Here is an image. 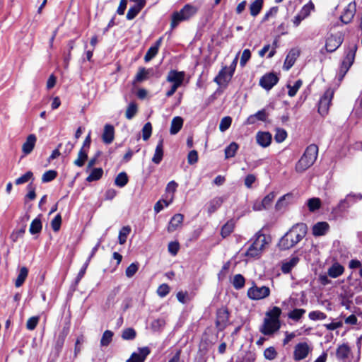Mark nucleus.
Instances as JSON below:
<instances>
[{
  "label": "nucleus",
  "mask_w": 362,
  "mask_h": 362,
  "mask_svg": "<svg viewBox=\"0 0 362 362\" xmlns=\"http://www.w3.org/2000/svg\"><path fill=\"white\" fill-rule=\"evenodd\" d=\"M306 233L307 226L303 223H297L281 238L279 246L282 250H288L302 240Z\"/></svg>",
  "instance_id": "1"
},
{
  "label": "nucleus",
  "mask_w": 362,
  "mask_h": 362,
  "mask_svg": "<svg viewBox=\"0 0 362 362\" xmlns=\"http://www.w3.org/2000/svg\"><path fill=\"white\" fill-rule=\"evenodd\" d=\"M281 314V310L276 306L266 313V317L264 319L263 324L259 328V331L264 335H272L281 327L279 317Z\"/></svg>",
  "instance_id": "2"
},
{
  "label": "nucleus",
  "mask_w": 362,
  "mask_h": 362,
  "mask_svg": "<svg viewBox=\"0 0 362 362\" xmlns=\"http://www.w3.org/2000/svg\"><path fill=\"white\" fill-rule=\"evenodd\" d=\"M318 153V147L311 144L307 147L303 155L296 165V170L298 173H303L312 166L315 162Z\"/></svg>",
  "instance_id": "3"
},
{
  "label": "nucleus",
  "mask_w": 362,
  "mask_h": 362,
  "mask_svg": "<svg viewBox=\"0 0 362 362\" xmlns=\"http://www.w3.org/2000/svg\"><path fill=\"white\" fill-rule=\"evenodd\" d=\"M267 245V237L264 234H257L252 243L245 252L247 260L259 258Z\"/></svg>",
  "instance_id": "4"
},
{
  "label": "nucleus",
  "mask_w": 362,
  "mask_h": 362,
  "mask_svg": "<svg viewBox=\"0 0 362 362\" xmlns=\"http://www.w3.org/2000/svg\"><path fill=\"white\" fill-rule=\"evenodd\" d=\"M197 12L195 7L185 5L179 12H175L172 16L171 28H175L181 21H187Z\"/></svg>",
  "instance_id": "5"
},
{
  "label": "nucleus",
  "mask_w": 362,
  "mask_h": 362,
  "mask_svg": "<svg viewBox=\"0 0 362 362\" xmlns=\"http://www.w3.org/2000/svg\"><path fill=\"white\" fill-rule=\"evenodd\" d=\"M270 292V288L268 286H258L255 282H252V286L248 288L247 295L251 300H259L269 296Z\"/></svg>",
  "instance_id": "6"
},
{
  "label": "nucleus",
  "mask_w": 362,
  "mask_h": 362,
  "mask_svg": "<svg viewBox=\"0 0 362 362\" xmlns=\"http://www.w3.org/2000/svg\"><path fill=\"white\" fill-rule=\"evenodd\" d=\"M333 95L334 90L329 88L321 97L318 106V112L321 115H325L327 114Z\"/></svg>",
  "instance_id": "7"
},
{
  "label": "nucleus",
  "mask_w": 362,
  "mask_h": 362,
  "mask_svg": "<svg viewBox=\"0 0 362 362\" xmlns=\"http://www.w3.org/2000/svg\"><path fill=\"white\" fill-rule=\"evenodd\" d=\"M275 197V192H272L262 199L255 200L252 205V209L257 211L268 209L272 206Z\"/></svg>",
  "instance_id": "8"
},
{
  "label": "nucleus",
  "mask_w": 362,
  "mask_h": 362,
  "mask_svg": "<svg viewBox=\"0 0 362 362\" xmlns=\"http://www.w3.org/2000/svg\"><path fill=\"white\" fill-rule=\"evenodd\" d=\"M312 351V347L307 342H300L294 347L293 359L300 361L305 359Z\"/></svg>",
  "instance_id": "9"
},
{
  "label": "nucleus",
  "mask_w": 362,
  "mask_h": 362,
  "mask_svg": "<svg viewBox=\"0 0 362 362\" xmlns=\"http://www.w3.org/2000/svg\"><path fill=\"white\" fill-rule=\"evenodd\" d=\"M343 39L341 33L330 35L326 40L325 49L329 52L335 51L342 43Z\"/></svg>",
  "instance_id": "10"
},
{
  "label": "nucleus",
  "mask_w": 362,
  "mask_h": 362,
  "mask_svg": "<svg viewBox=\"0 0 362 362\" xmlns=\"http://www.w3.org/2000/svg\"><path fill=\"white\" fill-rule=\"evenodd\" d=\"M362 195L361 194H349L345 199L341 200L337 206V209L339 211H344L354 202L361 200Z\"/></svg>",
  "instance_id": "11"
},
{
  "label": "nucleus",
  "mask_w": 362,
  "mask_h": 362,
  "mask_svg": "<svg viewBox=\"0 0 362 362\" xmlns=\"http://www.w3.org/2000/svg\"><path fill=\"white\" fill-rule=\"evenodd\" d=\"M234 69H221L214 81L221 87H226L233 75Z\"/></svg>",
  "instance_id": "12"
},
{
  "label": "nucleus",
  "mask_w": 362,
  "mask_h": 362,
  "mask_svg": "<svg viewBox=\"0 0 362 362\" xmlns=\"http://www.w3.org/2000/svg\"><path fill=\"white\" fill-rule=\"evenodd\" d=\"M279 81V78L274 73H269L264 75L260 81V86L265 90H270Z\"/></svg>",
  "instance_id": "13"
},
{
  "label": "nucleus",
  "mask_w": 362,
  "mask_h": 362,
  "mask_svg": "<svg viewBox=\"0 0 362 362\" xmlns=\"http://www.w3.org/2000/svg\"><path fill=\"white\" fill-rule=\"evenodd\" d=\"M150 354L148 347H142L138 349V352L132 353L131 357L127 359V362H144L146 356Z\"/></svg>",
  "instance_id": "14"
},
{
  "label": "nucleus",
  "mask_w": 362,
  "mask_h": 362,
  "mask_svg": "<svg viewBox=\"0 0 362 362\" xmlns=\"http://www.w3.org/2000/svg\"><path fill=\"white\" fill-rule=\"evenodd\" d=\"M37 141V137L35 134H29L25 141L22 146V152L24 156L30 154L34 149Z\"/></svg>",
  "instance_id": "15"
},
{
  "label": "nucleus",
  "mask_w": 362,
  "mask_h": 362,
  "mask_svg": "<svg viewBox=\"0 0 362 362\" xmlns=\"http://www.w3.org/2000/svg\"><path fill=\"white\" fill-rule=\"evenodd\" d=\"M356 3L351 2L344 9L343 14L341 16V21L344 23H349L353 19L356 13Z\"/></svg>",
  "instance_id": "16"
},
{
  "label": "nucleus",
  "mask_w": 362,
  "mask_h": 362,
  "mask_svg": "<svg viewBox=\"0 0 362 362\" xmlns=\"http://www.w3.org/2000/svg\"><path fill=\"white\" fill-rule=\"evenodd\" d=\"M185 73L183 71H177L176 70H171L168 75V81L173 83V85H177L180 87L183 82Z\"/></svg>",
  "instance_id": "17"
},
{
  "label": "nucleus",
  "mask_w": 362,
  "mask_h": 362,
  "mask_svg": "<svg viewBox=\"0 0 362 362\" xmlns=\"http://www.w3.org/2000/svg\"><path fill=\"white\" fill-rule=\"evenodd\" d=\"M351 350L347 344L339 345L336 350V357L338 360L345 361L351 355Z\"/></svg>",
  "instance_id": "18"
},
{
  "label": "nucleus",
  "mask_w": 362,
  "mask_h": 362,
  "mask_svg": "<svg viewBox=\"0 0 362 362\" xmlns=\"http://www.w3.org/2000/svg\"><path fill=\"white\" fill-rule=\"evenodd\" d=\"M272 139V134L267 132H259L256 135L257 143L263 148L270 145Z\"/></svg>",
  "instance_id": "19"
},
{
  "label": "nucleus",
  "mask_w": 362,
  "mask_h": 362,
  "mask_svg": "<svg viewBox=\"0 0 362 362\" xmlns=\"http://www.w3.org/2000/svg\"><path fill=\"white\" fill-rule=\"evenodd\" d=\"M115 138V129L111 124H105L104 127L102 139L105 144H111Z\"/></svg>",
  "instance_id": "20"
},
{
  "label": "nucleus",
  "mask_w": 362,
  "mask_h": 362,
  "mask_svg": "<svg viewBox=\"0 0 362 362\" xmlns=\"http://www.w3.org/2000/svg\"><path fill=\"white\" fill-rule=\"evenodd\" d=\"M184 216L181 214L174 215L170 221L168 231L172 233L181 226Z\"/></svg>",
  "instance_id": "21"
},
{
  "label": "nucleus",
  "mask_w": 362,
  "mask_h": 362,
  "mask_svg": "<svg viewBox=\"0 0 362 362\" xmlns=\"http://www.w3.org/2000/svg\"><path fill=\"white\" fill-rule=\"evenodd\" d=\"M329 228V224L327 222H318L313 227V234L315 236L324 235L328 231Z\"/></svg>",
  "instance_id": "22"
},
{
  "label": "nucleus",
  "mask_w": 362,
  "mask_h": 362,
  "mask_svg": "<svg viewBox=\"0 0 362 362\" xmlns=\"http://www.w3.org/2000/svg\"><path fill=\"white\" fill-rule=\"evenodd\" d=\"M293 194L291 193H288L284 194L279 199L275 205V209L276 211L282 210L286 208L292 201Z\"/></svg>",
  "instance_id": "23"
},
{
  "label": "nucleus",
  "mask_w": 362,
  "mask_h": 362,
  "mask_svg": "<svg viewBox=\"0 0 362 362\" xmlns=\"http://www.w3.org/2000/svg\"><path fill=\"white\" fill-rule=\"evenodd\" d=\"M162 42V39H158L154 45H153L147 51L146 54L144 56V60L146 62H149L158 53L159 47L160 46Z\"/></svg>",
  "instance_id": "24"
},
{
  "label": "nucleus",
  "mask_w": 362,
  "mask_h": 362,
  "mask_svg": "<svg viewBox=\"0 0 362 362\" xmlns=\"http://www.w3.org/2000/svg\"><path fill=\"white\" fill-rule=\"evenodd\" d=\"M163 157V140L160 139L156 146L154 155L152 158V161L155 164H159L161 162Z\"/></svg>",
  "instance_id": "25"
},
{
  "label": "nucleus",
  "mask_w": 362,
  "mask_h": 362,
  "mask_svg": "<svg viewBox=\"0 0 362 362\" xmlns=\"http://www.w3.org/2000/svg\"><path fill=\"white\" fill-rule=\"evenodd\" d=\"M298 262L299 258L298 257H291L288 260L283 262L281 266V271L285 274L289 273L291 269L297 265Z\"/></svg>",
  "instance_id": "26"
},
{
  "label": "nucleus",
  "mask_w": 362,
  "mask_h": 362,
  "mask_svg": "<svg viewBox=\"0 0 362 362\" xmlns=\"http://www.w3.org/2000/svg\"><path fill=\"white\" fill-rule=\"evenodd\" d=\"M299 56V52L298 49H291L286 56L285 59L284 66L286 68H291L294 65V63Z\"/></svg>",
  "instance_id": "27"
},
{
  "label": "nucleus",
  "mask_w": 362,
  "mask_h": 362,
  "mask_svg": "<svg viewBox=\"0 0 362 362\" xmlns=\"http://www.w3.org/2000/svg\"><path fill=\"white\" fill-rule=\"evenodd\" d=\"M344 268L338 263H334L328 269V275L332 278H337L344 273Z\"/></svg>",
  "instance_id": "28"
},
{
  "label": "nucleus",
  "mask_w": 362,
  "mask_h": 362,
  "mask_svg": "<svg viewBox=\"0 0 362 362\" xmlns=\"http://www.w3.org/2000/svg\"><path fill=\"white\" fill-rule=\"evenodd\" d=\"M183 125V119L180 117H175L173 119L170 125V132L171 134H176Z\"/></svg>",
  "instance_id": "29"
},
{
  "label": "nucleus",
  "mask_w": 362,
  "mask_h": 362,
  "mask_svg": "<svg viewBox=\"0 0 362 362\" xmlns=\"http://www.w3.org/2000/svg\"><path fill=\"white\" fill-rule=\"evenodd\" d=\"M28 275V269L25 267H22L18 274V276L15 281L16 287L18 288L21 286Z\"/></svg>",
  "instance_id": "30"
},
{
  "label": "nucleus",
  "mask_w": 362,
  "mask_h": 362,
  "mask_svg": "<svg viewBox=\"0 0 362 362\" xmlns=\"http://www.w3.org/2000/svg\"><path fill=\"white\" fill-rule=\"evenodd\" d=\"M228 316H229V314L226 309H220L217 312V320H216L217 326L225 325L228 320Z\"/></svg>",
  "instance_id": "31"
},
{
  "label": "nucleus",
  "mask_w": 362,
  "mask_h": 362,
  "mask_svg": "<svg viewBox=\"0 0 362 362\" xmlns=\"http://www.w3.org/2000/svg\"><path fill=\"white\" fill-rule=\"evenodd\" d=\"M88 152L87 149L81 148L77 158L74 162V165L78 167H82L88 158Z\"/></svg>",
  "instance_id": "32"
},
{
  "label": "nucleus",
  "mask_w": 362,
  "mask_h": 362,
  "mask_svg": "<svg viewBox=\"0 0 362 362\" xmlns=\"http://www.w3.org/2000/svg\"><path fill=\"white\" fill-rule=\"evenodd\" d=\"M42 228V221L40 218H35L30 226L29 231L32 235L38 234Z\"/></svg>",
  "instance_id": "33"
},
{
  "label": "nucleus",
  "mask_w": 362,
  "mask_h": 362,
  "mask_svg": "<svg viewBox=\"0 0 362 362\" xmlns=\"http://www.w3.org/2000/svg\"><path fill=\"white\" fill-rule=\"evenodd\" d=\"M263 6V0H255L250 6V14L252 16H257L261 11Z\"/></svg>",
  "instance_id": "34"
},
{
  "label": "nucleus",
  "mask_w": 362,
  "mask_h": 362,
  "mask_svg": "<svg viewBox=\"0 0 362 362\" xmlns=\"http://www.w3.org/2000/svg\"><path fill=\"white\" fill-rule=\"evenodd\" d=\"M103 174V170L101 168L92 169L90 175L87 177L86 181L93 182L98 180L101 178Z\"/></svg>",
  "instance_id": "35"
},
{
  "label": "nucleus",
  "mask_w": 362,
  "mask_h": 362,
  "mask_svg": "<svg viewBox=\"0 0 362 362\" xmlns=\"http://www.w3.org/2000/svg\"><path fill=\"white\" fill-rule=\"evenodd\" d=\"M223 203V199L221 197H216L211 200L209 203L208 212L212 214L218 209Z\"/></svg>",
  "instance_id": "36"
},
{
  "label": "nucleus",
  "mask_w": 362,
  "mask_h": 362,
  "mask_svg": "<svg viewBox=\"0 0 362 362\" xmlns=\"http://www.w3.org/2000/svg\"><path fill=\"white\" fill-rule=\"evenodd\" d=\"M307 206L309 211L313 212L320 208L321 200L317 197L310 198L307 201Z\"/></svg>",
  "instance_id": "37"
},
{
  "label": "nucleus",
  "mask_w": 362,
  "mask_h": 362,
  "mask_svg": "<svg viewBox=\"0 0 362 362\" xmlns=\"http://www.w3.org/2000/svg\"><path fill=\"white\" fill-rule=\"evenodd\" d=\"M238 149V145L235 142L230 143L225 149L226 158H230L235 156Z\"/></svg>",
  "instance_id": "38"
},
{
  "label": "nucleus",
  "mask_w": 362,
  "mask_h": 362,
  "mask_svg": "<svg viewBox=\"0 0 362 362\" xmlns=\"http://www.w3.org/2000/svg\"><path fill=\"white\" fill-rule=\"evenodd\" d=\"M128 182V176L126 173L122 172L119 173L115 180V185L123 187H124Z\"/></svg>",
  "instance_id": "39"
},
{
  "label": "nucleus",
  "mask_w": 362,
  "mask_h": 362,
  "mask_svg": "<svg viewBox=\"0 0 362 362\" xmlns=\"http://www.w3.org/2000/svg\"><path fill=\"white\" fill-rule=\"evenodd\" d=\"M245 282V280L243 275L235 274L233 276L232 284H233V287L235 289H240L244 286Z\"/></svg>",
  "instance_id": "40"
},
{
  "label": "nucleus",
  "mask_w": 362,
  "mask_h": 362,
  "mask_svg": "<svg viewBox=\"0 0 362 362\" xmlns=\"http://www.w3.org/2000/svg\"><path fill=\"white\" fill-rule=\"evenodd\" d=\"M173 196L170 195L169 199H163L159 200L157 202L154 206V211L156 213H159L163 209V204H165V206H168L170 203L173 202Z\"/></svg>",
  "instance_id": "41"
},
{
  "label": "nucleus",
  "mask_w": 362,
  "mask_h": 362,
  "mask_svg": "<svg viewBox=\"0 0 362 362\" xmlns=\"http://www.w3.org/2000/svg\"><path fill=\"white\" fill-rule=\"evenodd\" d=\"M302 85V81L301 80H297L294 82V84L292 86L291 83H288L287 85V88H288V94L291 97H293L297 93L298 89Z\"/></svg>",
  "instance_id": "42"
},
{
  "label": "nucleus",
  "mask_w": 362,
  "mask_h": 362,
  "mask_svg": "<svg viewBox=\"0 0 362 362\" xmlns=\"http://www.w3.org/2000/svg\"><path fill=\"white\" fill-rule=\"evenodd\" d=\"M305 313V310L302 308H296L293 310L288 313V317L295 321L299 320L302 316Z\"/></svg>",
  "instance_id": "43"
},
{
  "label": "nucleus",
  "mask_w": 362,
  "mask_h": 362,
  "mask_svg": "<svg viewBox=\"0 0 362 362\" xmlns=\"http://www.w3.org/2000/svg\"><path fill=\"white\" fill-rule=\"evenodd\" d=\"M30 180H33V173L31 171H28L22 176L17 178L15 180V183L16 185H19L28 182Z\"/></svg>",
  "instance_id": "44"
},
{
  "label": "nucleus",
  "mask_w": 362,
  "mask_h": 362,
  "mask_svg": "<svg viewBox=\"0 0 362 362\" xmlns=\"http://www.w3.org/2000/svg\"><path fill=\"white\" fill-rule=\"evenodd\" d=\"M131 231V228L129 226L123 227L119 233V243L121 245L125 243L127 238Z\"/></svg>",
  "instance_id": "45"
},
{
  "label": "nucleus",
  "mask_w": 362,
  "mask_h": 362,
  "mask_svg": "<svg viewBox=\"0 0 362 362\" xmlns=\"http://www.w3.org/2000/svg\"><path fill=\"white\" fill-rule=\"evenodd\" d=\"M149 72L148 69H141L135 76L134 83H141L148 78Z\"/></svg>",
  "instance_id": "46"
},
{
  "label": "nucleus",
  "mask_w": 362,
  "mask_h": 362,
  "mask_svg": "<svg viewBox=\"0 0 362 362\" xmlns=\"http://www.w3.org/2000/svg\"><path fill=\"white\" fill-rule=\"evenodd\" d=\"M355 57V53L354 50H350L347 54L344 59L343 60V66L345 68H349L352 66Z\"/></svg>",
  "instance_id": "47"
},
{
  "label": "nucleus",
  "mask_w": 362,
  "mask_h": 362,
  "mask_svg": "<svg viewBox=\"0 0 362 362\" xmlns=\"http://www.w3.org/2000/svg\"><path fill=\"white\" fill-rule=\"evenodd\" d=\"M232 119L230 117L226 116L222 118L219 124L220 131L222 132L226 131L230 127Z\"/></svg>",
  "instance_id": "48"
},
{
  "label": "nucleus",
  "mask_w": 362,
  "mask_h": 362,
  "mask_svg": "<svg viewBox=\"0 0 362 362\" xmlns=\"http://www.w3.org/2000/svg\"><path fill=\"white\" fill-rule=\"evenodd\" d=\"M136 112H137V105L135 103H132L129 105V106L127 108V110L125 112V116H126L127 119H131L134 117V115L136 114Z\"/></svg>",
  "instance_id": "49"
},
{
  "label": "nucleus",
  "mask_w": 362,
  "mask_h": 362,
  "mask_svg": "<svg viewBox=\"0 0 362 362\" xmlns=\"http://www.w3.org/2000/svg\"><path fill=\"white\" fill-rule=\"evenodd\" d=\"M142 8H143L136 5H134L133 6L130 7L127 13V18L128 20L134 19Z\"/></svg>",
  "instance_id": "50"
},
{
  "label": "nucleus",
  "mask_w": 362,
  "mask_h": 362,
  "mask_svg": "<svg viewBox=\"0 0 362 362\" xmlns=\"http://www.w3.org/2000/svg\"><path fill=\"white\" fill-rule=\"evenodd\" d=\"M57 173L55 170H50L46 171L42 176V182H49L56 178Z\"/></svg>",
  "instance_id": "51"
},
{
  "label": "nucleus",
  "mask_w": 362,
  "mask_h": 362,
  "mask_svg": "<svg viewBox=\"0 0 362 362\" xmlns=\"http://www.w3.org/2000/svg\"><path fill=\"white\" fill-rule=\"evenodd\" d=\"M136 331L133 328H127L122 332V337L124 340H132L136 337Z\"/></svg>",
  "instance_id": "52"
},
{
  "label": "nucleus",
  "mask_w": 362,
  "mask_h": 362,
  "mask_svg": "<svg viewBox=\"0 0 362 362\" xmlns=\"http://www.w3.org/2000/svg\"><path fill=\"white\" fill-rule=\"evenodd\" d=\"M152 133V125L150 122H147L144 124L142 129V137L144 141L148 140Z\"/></svg>",
  "instance_id": "53"
},
{
  "label": "nucleus",
  "mask_w": 362,
  "mask_h": 362,
  "mask_svg": "<svg viewBox=\"0 0 362 362\" xmlns=\"http://www.w3.org/2000/svg\"><path fill=\"white\" fill-rule=\"evenodd\" d=\"M113 333L111 331L106 330L101 338L100 344L102 346H107L112 341Z\"/></svg>",
  "instance_id": "54"
},
{
  "label": "nucleus",
  "mask_w": 362,
  "mask_h": 362,
  "mask_svg": "<svg viewBox=\"0 0 362 362\" xmlns=\"http://www.w3.org/2000/svg\"><path fill=\"white\" fill-rule=\"evenodd\" d=\"M308 317L311 320H322L326 318L327 315L321 311L315 310L310 312Z\"/></svg>",
  "instance_id": "55"
},
{
  "label": "nucleus",
  "mask_w": 362,
  "mask_h": 362,
  "mask_svg": "<svg viewBox=\"0 0 362 362\" xmlns=\"http://www.w3.org/2000/svg\"><path fill=\"white\" fill-rule=\"evenodd\" d=\"M139 264L138 263H132L125 271V274L128 278L132 277L138 271Z\"/></svg>",
  "instance_id": "56"
},
{
  "label": "nucleus",
  "mask_w": 362,
  "mask_h": 362,
  "mask_svg": "<svg viewBox=\"0 0 362 362\" xmlns=\"http://www.w3.org/2000/svg\"><path fill=\"white\" fill-rule=\"evenodd\" d=\"M234 224L233 222H227L221 228V235L223 237H226L230 235L233 230Z\"/></svg>",
  "instance_id": "57"
},
{
  "label": "nucleus",
  "mask_w": 362,
  "mask_h": 362,
  "mask_svg": "<svg viewBox=\"0 0 362 362\" xmlns=\"http://www.w3.org/2000/svg\"><path fill=\"white\" fill-rule=\"evenodd\" d=\"M287 136L286 132L283 129H277L274 136V139L277 143L283 142Z\"/></svg>",
  "instance_id": "58"
},
{
  "label": "nucleus",
  "mask_w": 362,
  "mask_h": 362,
  "mask_svg": "<svg viewBox=\"0 0 362 362\" xmlns=\"http://www.w3.org/2000/svg\"><path fill=\"white\" fill-rule=\"evenodd\" d=\"M40 317L37 316H33L30 317L26 322V328L28 330H33L38 324Z\"/></svg>",
  "instance_id": "59"
},
{
  "label": "nucleus",
  "mask_w": 362,
  "mask_h": 362,
  "mask_svg": "<svg viewBox=\"0 0 362 362\" xmlns=\"http://www.w3.org/2000/svg\"><path fill=\"white\" fill-rule=\"evenodd\" d=\"M277 356V352L272 346L266 349L264 351V356L266 359L274 360Z\"/></svg>",
  "instance_id": "60"
},
{
  "label": "nucleus",
  "mask_w": 362,
  "mask_h": 362,
  "mask_svg": "<svg viewBox=\"0 0 362 362\" xmlns=\"http://www.w3.org/2000/svg\"><path fill=\"white\" fill-rule=\"evenodd\" d=\"M269 51V55H268V57L269 58H271L272 57L274 54H275V49L274 48H271V46L270 45H266L263 47V48L259 51V55L260 57H264L265 55V54Z\"/></svg>",
  "instance_id": "61"
},
{
  "label": "nucleus",
  "mask_w": 362,
  "mask_h": 362,
  "mask_svg": "<svg viewBox=\"0 0 362 362\" xmlns=\"http://www.w3.org/2000/svg\"><path fill=\"white\" fill-rule=\"evenodd\" d=\"M25 226H23L19 230L13 231L11 234L10 238L13 242H16L19 238L23 237V234L25 233Z\"/></svg>",
  "instance_id": "62"
},
{
  "label": "nucleus",
  "mask_w": 362,
  "mask_h": 362,
  "mask_svg": "<svg viewBox=\"0 0 362 362\" xmlns=\"http://www.w3.org/2000/svg\"><path fill=\"white\" fill-rule=\"evenodd\" d=\"M62 223V216L57 214L51 222V226L54 231L57 232L59 230Z\"/></svg>",
  "instance_id": "63"
},
{
  "label": "nucleus",
  "mask_w": 362,
  "mask_h": 362,
  "mask_svg": "<svg viewBox=\"0 0 362 362\" xmlns=\"http://www.w3.org/2000/svg\"><path fill=\"white\" fill-rule=\"evenodd\" d=\"M170 292V288L168 284H161L157 289V293L160 297L166 296Z\"/></svg>",
  "instance_id": "64"
}]
</instances>
